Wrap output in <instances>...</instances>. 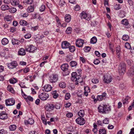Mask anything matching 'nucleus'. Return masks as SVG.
<instances>
[{"instance_id": "f257e3e1", "label": "nucleus", "mask_w": 134, "mask_h": 134, "mask_svg": "<svg viewBox=\"0 0 134 134\" xmlns=\"http://www.w3.org/2000/svg\"><path fill=\"white\" fill-rule=\"evenodd\" d=\"M98 108L99 112L103 114L107 113L111 110L110 107L109 105L104 104L100 105Z\"/></svg>"}, {"instance_id": "f704fd0d", "label": "nucleus", "mask_w": 134, "mask_h": 134, "mask_svg": "<svg viewBox=\"0 0 134 134\" xmlns=\"http://www.w3.org/2000/svg\"><path fill=\"white\" fill-rule=\"evenodd\" d=\"M121 23L122 24L125 25H127L129 24L128 20L126 19H124L122 20Z\"/></svg>"}, {"instance_id": "dca6fc26", "label": "nucleus", "mask_w": 134, "mask_h": 134, "mask_svg": "<svg viewBox=\"0 0 134 134\" xmlns=\"http://www.w3.org/2000/svg\"><path fill=\"white\" fill-rule=\"evenodd\" d=\"M54 105L52 104H49L46 107L45 109L46 111H50L53 110L54 107Z\"/></svg>"}, {"instance_id": "423d86ee", "label": "nucleus", "mask_w": 134, "mask_h": 134, "mask_svg": "<svg viewBox=\"0 0 134 134\" xmlns=\"http://www.w3.org/2000/svg\"><path fill=\"white\" fill-rule=\"evenodd\" d=\"M104 81L105 83H108L112 81V77L109 74L105 75L104 76Z\"/></svg>"}, {"instance_id": "b1692460", "label": "nucleus", "mask_w": 134, "mask_h": 134, "mask_svg": "<svg viewBox=\"0 0 134 134\" xmlns=\"http://www.w3.org/2000/svg\"><path fill=\"white\" fill-rule=\"evenodd\" d=\"M0 8L2 10L5 11L9 9V7L7 5L4 4L2 5L0 7Z\"/></svg>"}, {"instance_id": "774afa93", "label": "nucleus", "mask_w": 134, "mask_h": 134, "mask_svg": "<svg viewBox=\"0 0 134 134\" xmlns=\"http://www.w3.org/2000/svg\"><path fill=\"white\" fill-rule=\"evenodd\" d=\"M30 69L28 67H26L24 69V72L25 73H26L29 71Z\"/></svg>"}, {"instance_id": "1a4fd4ad", "label": "nucleus", "mask_w": 134, "mask_h": 134, "mask_svg": "<svg viewBox=\"0 0 134 134\" xmlns=\"http://www.w3.org/2000/svg\"><path fill=\"white\" fill-rule=\"evenodd\" d=\"M76 45L79 47H82L84 44V41L81 39L78 38L76 41Z\"/></svg>"}, {"instance_id": "c85d7f7f", "label": "nucleus", "mask_w": 134, "mask_h": 134, "mask_svg": "<svg viewBox=\"0 0 134 134\" xmlns=\"http://www.w3.org/2000/svg\"><path fill=\"white\" fill-rule=\"evenodd\" d=\"M130 99V97L128 96L126 97L123 101V104L124 105L127 104L129 102Z\"/></svg>"}, {"instance_id": "680f3d73", "label": "nucleus", "mask_w": 134, "mask_h": 134, "mask_svg": "<svg viewBox=\"0 0 134 134\" xmlns=\"http://www.w3.org/2000/svg\"><path fill=\"white\" fill-rule=\"evenodd\" d=\"M10 30V32H14L16 31V28L14 27H11Z\"/></svg>"}, {"instance_id": "2eb2a0df", "label": "nucleus", "mask_w": 134, "mask_h": 134, "mask_svg": "<svg viewBox=\"0 0 134 134\" xmlns=\"http://www.w3.org/2000/svg\"><path fill=\"white\" fill-rule=\"evenodd\" d=\"M106 95V93L104 92L101 95H98L97 97V99L98 101H101L103 99H105Z\"/></svg>"}, {"instance_id": "69168bd1", "label": "nucleus", "mask_w": 134, "mask_h": 134, "mask_svg": "<svg viewBox=\"0 0 134 134\" xmlns=\"http://www.w3.org/2000/svg\"><path fill=\"white\" fill-rule=\"evenodd\" d=\"M80 9V8L79 5H77L74 7V9L76 11H78Z\"/></svg>"}, {"instance_id": "6e6d98bb", "label": "nucleus", "mask_w": 134, "mask_h": 134, "mask_svg": "<svg viewBox=\"0 0 134 134\" xmlns=\"http://www.w3.org/2000/svg\"><path fill=\"white\" fill-rule=\"evenodd\" d=\"M92 82L94 83H97L98 82V80L96 79H93L92 80Z\"/></svg>"}, {"instance_id": "052dcab7", "label": "nucleus", "mask_w": 134, "mask_h": 134, "mask_svg": "<svg viewBox=\"0 0 134 134\" xmlns=\"http://www.w3.org/2000/svg\"><path fill=\"white\" fill-rule=\"evenodd\" d=\"M115 9L116 10H119L121 8V7L119 4H116L115 6Z\"/></svg>"}, {"instance_id": "20e7f679", "label": "nucleus", "mask_w": 134, "mask_h": 134, "mask_svg": "<svg viewBox=\"0 0 134 134\" xmlns=\"http://www.w3.org/2000/svg\"><path fill=\"white\" fill-rule=\"evenodd\" d=\"M58 79V75L57 74H54L49 76V80L51 83H53L57 81Z\"/></svg>"}, {"instance_id": "f8f14e48", "label": "nucleus", "mask_w": 134, "mask_h": 134, "mask_svg": "<svg viewBox=\"0 0 134 134\" xmlns=\"http://www.w3.org/2000/svg\"><path fill=\"white\" fill-rule=\"evenodd\" d=\"M76 123L80 125H84L85 122V120L83 118L79 117L76 120Z\"/></svg>"}, {"instance_id": "7ed1b4c3", "label": "nucleus", "mask_w": 134, "mask_h": 134, "mask_svg": "<svg viewBox=\"0 0 134 134\" xmlns=\"http://www.w3.org/2000/svg\"><path fill=\"white\" fill-rule=\"evenodd\" d=\"M126 65L124 63H121L118 68V72L120 75H122L125 72Z\"/></svg>"}, {"instance_id": "39448f33", "label": "nucleus", "mask_w": 134, "mask_h": 134, "mask_svg": "<svg viewBox=\"0 0 134 134\" xmlns=\"http://www.w3.org/2000/svg\"><path fill=\"white\" fill-rule=\"evenodd\" d=\"M81 18L82 19H85L88 21L90 20L91 18V15L86 13L85 12H82L80 14Z\"/></svg>"}, {"instance_id": "e2e57ef3", "label": "nucleus", "mask_w": 134, "mask_h": 134, "mask_svg": "<svg viewBox=\"0 0 134 134\" xmlns=\"http://www.w3.org/2000/svg\"><path fill=\"white\" fill-rule=\"evenodd\" d=\"M33 2V0H27L25 3L27 4H32Z\"/></svg>"}, {"instance_id": "a878e982", "label": "nucleus", "mask_w": 134, "mask_h": 134, "mask_svg": "<svg viewBox=\"0 0 134 134\" xmlns=\"http://www.w3.org/2000/svg\"><path fill=\"white\" fill-rule=\"evenodd\" d=\"M1 42L3 45H5L8 43L9 41L7 38H4L2 40Z\"/></svg>"}, {"instance_id": "72a5a7b5", "label": "nucleus", "mask_w": 134, "mask_h": 134, "mask_svg": "<svg viewBox=\"0 0 134 134\" xmlns=\"http://www.w3.org/2000/svg\"><path fill=\"white\" fill-rule=\"evenodd\" d=\"M59 86L61 88H64L66 87V84L64 82H61L59 83Z\"/></svg>"}, {"instance_id": "412c9836", "label": "nucleus", "mask_w": 134, "mask_h": 134, "mask_svg": "<svg viewBox=\"0 0 134 134\" xmlns=\"http://www.w3.org/2000/svg\"><path fill=\"white\" fill-rule=\"evenodd\" d=\"M12 42L13 45L16 44L18 45L20 44V41L19 40L14 38L12 39Z\"/></svg>"}, {"instance_id": "49530a36", "label": "nucleus", "mask_w": 134, "mask_h": 134, "mask_svg": "<svg viewBox=\"0 0 134 134\" xmlns=\"http://www.w3.org/2000/svg\"><path fill=\"white\" fill-rule=\"evenodd\" d=\"M91 48L89 46H86L84 48V50L85 52H88L90 50Z\"/></svg>"}, {"instance_id": "cd10ccee", "label": "nucleus", "mask_w": 134, "mask_h": 134, "mask_svg": "<svg viewBox=\"0 0 134 134\" xmlns=\"http://www.w3.org/2000/svg\"><path fill=\"white\" fill-rule=\"evenodd\" d=\"M11 4L13 6L18 5L19 4V0H12V2H11Z\"/></svg>"}, {"instance_id": "de8ad7c7", "label": "nucleus", "mask_w": 134, "mask_h": 134, "mask_svg": "<svg viewBox=\"0 0 134 134\" xmlns=\"http://www.w3.org/2000/svg\"><path fill=\"white\" fill-rule=\"evenodd\" d=\"M70 94L69 93H67L65 94V99L66 100H68L70 98Z\"/></svg>"}, {"instance_id": "393cba45", "label": "nucleus", "mask_w": 134, "mask_h": 134, "mask_svg": "<svg viewBox=\"0 0 134 134\" xmlns=\"http://www.w3.org/2000/svg\"><path fill=\"white\" fill-rule=\"evenodd\" d=\"M78 114L80 117L82 118L85 115L84 111L83 110H80L78 112Z\"/></svg>"}, {"instance_id": "2f4dec72", "label": "nucleus", "mask_w": 134, "mask_h": 134, "mask_svg": "<svg viewBox=\"0 0 134 134\" xmlns=\"http://www.w3.org/2000/svg\"><path fill=\"white\" fill-rule=\"evenodd\" d=\"M10 83L12 84H14L17 81V79L14 78H11L9 80Z\"/></svg>"}, {"instance_id": "6ab92c4d", "label": "nucleus", "mask_w": 134, "mask_h": 134, "mask_svg": "<svg viewBox=\"0 0 134 134\" xmlns=\"http://www.w3.org/2000/svg\"><path fill=\"white\" fill-rule=\"evenodd\" d=\"M18 54L19 55L23 56L25 55L26 52L25 49L23 48H20L18 52Z\"/></svg>"}, {"instance_id": "7c9ffc66", "label": "nucleus", "mask_w": 134, "mask_h": 134, "mask_svg": "<svg viewBox=\"0 0 134 134\" xmlns=\"http://www.w3.org/2000/svg\"><path fill=\"white\" fill-rule=\"evenodd\" d=\"M16 126L15 125H12L9 127V129L10 131H14L16 129Z\"/></svg>"}, {"instance_id": "bb28decb", "label": "nucleus", "mask_w": 134, "mask_h": 134, "mask_svg": "<svg viewBox=\"0 0 134 134\" xmlns=\"http://www.w3.org/2000/svg\"><path fill=\"white\" fill-rule=\"evenodd\" d=\"M19 24L23 26H26L27 24V23L24 20H21L19 22Z\"/></svg>"}, {"instance_id": "473e14b6", "label": "nucleus", "mask_w": 134, "mask_h": 134, "mask_svg": "<svg viewBox=\"0 0 134 134\" xmlns=\"http://www.w3.org/2000/svg\"><path fill=\"white\" fill-rule=\"evenodd\" d=\"M97 42V38L95 37H93L90 40V43H91L94 44L95 43Z\"/></svg>"}, {"instance_id": "c03bdc74", "label": "nucleus", "mask_w": 134, "mask_h": 134, "mask_svg": "<svg viewBox=\"0 0 134 134\" xmlns=\"http://www.w3.org/2000/svg\"><path fill=\"white\" fill-rule=\"evenodd\" d=\"M9 11L11 13H15L16 11V10L15 8H11L9 9Z\"/></svg>"}, {"instance_id": "603ef678", "label": "nucleus", "mask_w": 134, "mask_h": 134, "mask_svg": "<svg viewBox=\"0 0 134 134\" xmlns=\"http://www.w3.org/2000/svg\"><path fill=\"white\" fill-rule=\"evenodd\" d=\"M61 107V104L59 103H57L55 105L54 107L57 109H59Z\"/></svg>"}, {"instance_id": "864d4df0", "label": "nucleus", "mask_w": 134, "mask_h": 134, "mask_svg": "<svg viewBox=\"0 0 134 134\" xmlns=\"http://www.w3.org/2000/svg\"><path fill=\"white\" fill-rule=\"evenodd\" d=\"M66 116L69 118H71L73 116L72 113H68L66 114Z\"/></svg>"}, {"instance_id": "bf43d9fd", "label": "nucleus", "mask_w": 134, "mask_h": 134, "mask_svg": "<svg viewBox=\"0 0 134 134\" xmlns=\"http://www.w3.org/2000/svg\"><path fill=\"white\" fill-rule=\"evenodd\" d=\"M84 89L85 92H90L89 87L88 86L84 87Z\"/></svg>"}, {"instance_id": "6e6552de", "label": "nucleus", "mask_w": 134, "mask_h": 134, "mask_svg": "<svg viewBox=\"0 0 134 134\" xmlns=\"http://www.w3.org/2000/svg\"><path fill=\"white\" fill-rule=\"evenodd\" d=\"M36 49V48L32 45H30L29 46H27L25 48V49L26 51L31 53L34 52Z\"/></svg>"}, {"instance_id": "37998d69", "label": "nucleus", "mask_w": 134, "mask_h": 134, "mask_svg": "<svg viewBox=\"0 0 134 134\" xmlns=\"http://www.w3.org/2000/svg\"><path fill=\"white\" fill-rule=\"evenodd\" d=\"M27 122L28 124H32L34 122V120L32 118L29 119Z\"/></svg>"}, {"instance_id": "58836bf2", "label": "nucleus", "mask_w": 134, "mask_h": 134, "mask_svg": "<svg viewBox=\"0 0 134 134\" xmlns=\"http://www.w3.org/2000/svg\"><path fill=\"white\" fill-rule=\"evenodd\" d=\"M68 48L69 49L70 51L71 52H74L75 50V47L73 46H69Z\"/></svg>"}, {"instance_id": "09e8293b", "label": "nucleus", "mask_w": 134, "mask_h": 134, "mask_svg": "<svg viewBox=\"0 0 134 134\" xmlns=\"http://www.w3.org/2000/svg\"><path fill=\"white\" fill-rule=\"evenodd\" d=\"M45 8V6L44 5H42L40 8V11L41 12H43L44 11Z\"/></svg>"}, {"instance_id": "f3484780", "label": "nucleus", "mask_w": 134, "mask_h": 134, "mask_svg": "<svg viewBox=\"0 0 134 134\" xmlns=\"http://www.w3.org/2000/svg\"><path fill=\"white\" fill-rule=\"evenodd\" d=\"M7 118V115L5 112L2 111L0 113V119L5 120Z\"/></svg>"}, {"instance_id": "4c0bfd02", "label": "nucleus", "mask_w": 134, "mask_h": 134, "mask_svg": "<svg viewBox=\"0 0 134 134\" xmlns=\"http://www.w3.org/2000/svg\"><path fill=\"white\" fill-rule=\"evenodd\" d=\"M129 38V37L127 35H123L122 39L123 40L125 41H128Z\"/></svg>"}, {"instance_id": "c9c22d12", "label": "nucleus", "mask_w": 134, "mask_h": 134, "mask_svg": "<svg viewBox=\"0 0 134 134\" xmlns=\"http://www.w3.org/2000/svg\"><path fill=\"white\" fill-rule=\"evenodd\" d=\"M7 90L11 92L12 93H14L15 92L14 89L11 87L10 86H8L7 87Z\"/></svg>"}, {"instance_id": "13d9d810", "label": "nucleus", "mask_w": 134, "mask_h": 134, "mask_svg": "<svg viewBox=\"0 0 134 134\" xmlns=\"http://www.w3.org/2000/svg\"><path fill=\"white\" fill-rule=\"evenodd\" d=\"M100 61L98 59H95L93 62V63L97 65L99 63Z\"/></svg>"}, {"instance_id": "ea45409f", "label": "nucleus", "mask_w": 134, "mask_h": 134, "mask_svg": "<svg viewBox=\"0 0 134 134\" xmlns=\"http://www.w3.org/2000/svg\"><path fill=\"white\" fill-rule=\"evenodd\" d=\"M77 63L75 61H71L70 63V65L72 67L76 66L77 65Z\"/></svg>"}, {"instance_id": "f03ea898", "label": "nucleus", "mask_w": 134, "mask_h": 134, "mask_svg": "<svg viewBox=\"0 0 134 134\" xmlns=\"http://www.w3.org/2000/svg\"><path fill=\"white\" fill-rule=\"evenodd\" d=\"M71 80L73 81H76L79 83L83 82V80L80 76H77L75 72H73L71 74Z\"/></svg>"}, {"instance_id": "a211bd4d", "label": "nucleus", "mask_w": 134, "mask_h": 134, "mask_svg": "<svg viewBox=\"0 0 134 134\" xmlns=\"http://www.w3.org/2000/svg\"><path fill=\"white\" fill-rule=\"evenodd\" d=\"M44 90L46 92H48L51 91L52 89V87L49 84H46L45 85L44 87Z\"/></svg>"}, {"instance_id": "a18cd8bd", "label": "nucleus", "mask_w": 134, "mask_h": 134, "mask_svg": "<svg viewBox=\"0 0 134 134\" xmlns=\"http://www.w3.org/2000/svg\"><path fill=\"white\" fill-rule=\"evenodd\" d=\"M7 131L6 130L2 129L0 130V134H7Z\"/></svg>"}, {"instance_id": "aec40b11", "label": "nucleus", "mask_w": 134, "mask_h": 134, "mask_svg": "<svg viewBox=\"0 0 134 134\" xmlns=\"http://www.w3.org/2000/svg\"><path fill=\"white\" fill-rule=\"evenodd\" d=\"M69 65L66 64H62L61 66V69L64 71H66L68 69Z\"/></svg>"}, {"instance_id": "4d7b16f0", "label": "nucleus", "mask_w": 134, "mask_h": 134, "mask_svg": "<svg viewBox=\"0 0 134 134\" xmlns=\"http://www.w3.org/2000/svg\"><path fill=\"white\" fill-rule=\"evenodd\" d=\"M31 34L30 33H27V34L25 35L24 37L26 39H29L31 37Z\"/></svg>"}, {"instance_id": "79ce46f5", "label": "nucleus", "mask_w": 134, "mask_h": 134, "mask_svg": "<svg viewBox=\"0 0 134 134\" xmlns=\"http://www.w3.org/2000/svg\"><path fill=\"white\" fill-rule=\"evenodd\" d=\"M73 57L71 55H69L66 58V60L67 61L69 62L72 59Z\"/></svg>"}, {"instance_id": "5701e85b", "label": "nucleus", "mask_w": 134, "mask_h": 134, "mask_svg": "<svg viewBox=\"0 0 134 134\" xmlns=\"http://www.w3.org/2000/svg\"><path fill=\"white\" fill-rule=\"evenodd\" d=\"M128 74L129 76H133L134 75V68H130L129 70Z\"/></svg>"}, {"instance_id": "0e129e2a", "label": "nucleus", "mask_w": 134, "mask_h": 134, "mask_svg": "<svg viewBox=\"0 0 134 134\" xmlns=\"http://www.w3.org/2000/svg\"><path fill=\"white\" fill-rule=\"evenodd\" d=\"M80 60L83 63H85L86 62V59L83 57H80Z\"/></svg>"}, {"instance_id": "4be33fe9", "label": "nucleus", "mask_w": 134, "mask_h": 134, "mask_svg": "<svg viewBox=\"0 0 134 134\" xmlns=\"http://www.w3.org/2000/svg\"><path fill=\"white\" fill-rule=\"evenodd\" d=\"M65 19L66 22L69 23L71 20V16L69 14L66 15L64 17Z\"/></svg>"}, {"instance_id": "c756f323", "label": "nucleus", "mask_w": 134, "mask_h": 134, "mask_svg": "<svg viewBox=\"0 0 134 134\" xmlns=\"http://www.w3.org/2000/svg\"><path fill=\"white\" fill-rule=\"evenodd\" d=\"M34 10V7L32 6H30L28 7L27 9V11L29 13L33 12Z\"/></svg>"}, {"instance_id": "ddd939ff", "label": "nucleus", "mask_w": 134, "mask_h": 134, "mask_svg": "<svg viewBox=\"0 0 134 134\" xmlns=\"http://www.w3.org/2000/svg\"><path fill=\"white\" fill-rule=\"evenodd\" d=\"M62 47L63 49H66L69 48L70 44L66 41H64L62 43Z\"/></svg>"}, {"instance_id": "4468645a", "label": "nucleus", "mask_w": 134, "mask_h": 134, "mask_svg": "<svg viewBox=\"0 0 134 134\" xmlns=\"http://www.w3.org/2000/svg\"><path fill=\"white\" fill-rule=\"evenodd\" d=\"M116 52L118 58L120 59V56L121 55L120 53L121 52V51L120 46H117L116 47Z\"/></svg>"}, {"instance_id": "9d476101", "label": "nucleus", "mask_w": 134, "mask_h": 134, "mask_svg": "<svg viewBox=\"0 0 134 134\" xmlns=\"http://www.w3.org/2000/svg\"><path fill=\"white\" fill-rule=\"evenodd\" d=\"M18 66V64L16 62L14 61L11 63L8 64L7 66L10 69H12L15 68Z\"/></svg>"}, {"instance_id": "5fc2aeb1", "label": "nucleus", "mask_w": 134, "mask_h": 134, "mask_svg": "<svg viewBox=\"0 0 134 134\" xmlns=\"http://www.w3.org/2000/svg\"><path fill=\"white\" fill-rule=\"evenodd\" d=\"M103 122L104 124H108L109 123V119H105L103 120Z\"/></svg>"}, {"instance_id": "9b49d317", "label": "nucleus", "mask_w": 134, "mask_h": 134, "mask_svg": "<svg viewBox=\"0 0 134 134\" xmlns=\"http://www.w3.org/2000/svg\"><path fill=\"white\" fill-rule=\"evenodd\" d=\"M5 104L7 106H12L14 104L15 100L13 98L6 99L5 100Z\"/></svg>"}, {"instance_id": "3c124183", "label": "nucleus", "mask_w": 134, "mask_h": 134, "mask_svg": "<svg viewBox=\"0 0 134 134\" xmlns=\"http://www.w3.org/2000/svg\"><path fill=\"white\" fill-rule=\"evenodd\" d=\"M35 17L36 18L42 21V18L39 16L38 14H36L35 15Z\"/></svg>"}, {"instance_id": "a19ab883", "label": "nucleus", "mask_w": 134, "mask_h": 134, "mask_svg": "<svg viewBox=\"0 0 134 134\" xmlns=\"http://www.w3.org/2000/svg\"><path fill=\"white\" fill-rule=\"evenodd\" d=\"M72 28L71 27H68L67 28L65 32L67 34H70L72 32Z\"/></svg>"}, {"instance_id": "0eeeda50", "label": "nucleus", "mask_w": 134, "mask_h": 134, "mask_svg": "<svg viewBox=\"0 0 134 134\" xmlns=\"http://www.w3.org/2000/svg\"><path fill=\"white\" fill-rule=\"evenodd\" d=\"M49 97V95L45 92L41 93L38 95V97L42 100H46Z\"/></svg>"}, {"instance_id": "e433bc0d", "label": "nucleus", "mask_w": 134, "mask_h": 134, "mask_svg": "<svg viewBox=\"0 0 134 134\" xmlns=\"http://www.w3.org/2000/svg\"><path fill=\"white\" fill-rule=\"evenodd\" d=\"M99 134H106V131L104 129H100L99 130Z\"/></svg>"}, {"instance_id": "338daca9", "label": "nucleus", "mask_w": 134, "mask_h": 134, "mask_svg": "<svg viewBox=\"0 0 134 134\" xmlns=\"http://www.w3.org/2000/svg\"><path fill=\"white\" fill-rule=\"evenodd\" d=\"M4 2L6 4H9L11 3V0H4Z\"/></svg>"}, {"instance_id": "8fccbe9b", "label": "nucleus", "mask_w": 134, "mask_h": 134, "mask_svg": "<svg viewBox=\"0 0 134 134\" xmlns=\"http://www.w3.org/2000/svg\"><path fill=\"white\" fill-rule=\"evenodd\" d=\"M125 47L128 49H130L131 48V46L130 44L127 42H126L125 43Z\"/></svg>"}]
</instances>
